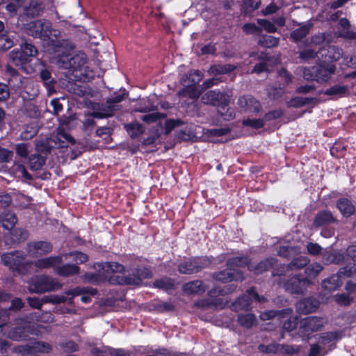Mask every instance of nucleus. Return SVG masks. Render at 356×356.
<instances>
[{
  "label": "nucleus",
  "mask_w": 356,
  "mask_h": 356,
  "mask_svg": "<svg viewBox=\"0 0 356 356\" xmlns=\"http://www.w3.org/2000/svg\"><path fill=\"white\" fill-rule=\"evenodd\" d=\"M74 49V44L69 40L56 41L54 44V51L56 54V63L58 67L68 70V73L73 76V78L70 77V79L84 81L92 76L86 65L87 57L81 51L72 56Z\"/></svg>",
  "instance_id": "nucleus-1"
},
{
  "label": "nucleus",
  "mask_w": 356,
  "mask_h": 356,
  "mask_svg": "<svg viewBox=\"0 0 356 356\" xmlns=\"http://www.w3.org/2000/svg\"><path fill=\"white\" fill-rule=\"evenodd\" d=\"M97 270L99 276L105 279L109 278L111 282L119 284H140L143 280L150 277L151 273L146 268L133 269L131 273L127 276H117L116 280L111 277V274L122 273L124 271V267L116 262H106L97 264Z\"/></svg>",
  "instance_id": "nucleus-2"
},
{
  "label": "nucleus",
  "mask_w": 356,
  "mask_h": 356,
  "mask_svg": "<svg viewBox=\"0 0 356 356\" xmlns=\"http://www.w3.org/2000/svg\"><path fill=\"white\" fill-rule=\"evenodd\" d=\"M26 33L34 38L43 40H49L54 42V39L60 36V32L51 29V23L46 19H38L26 24L24 26Z\"/></svg>",
  "instance_id": "nucleus-3"
},
{
  "label": "nucleus",
  "mask_w": 356,
  "mask_h": 356,
  "mask_svg": "<svg viewBox=\"0 0 356 356\" xmlns=\"http://www.w3.org/2000/svg\"><path fill=\"white\" fill-rule=\"evenodd\" d=\"M29 291L34 293L55 291L63 287L58 279L46 275H35L28 282Z\"/></svg>",
  "instance_id": "nucleus-4"
},
{
  "label": "nucleus",
  "mask_w": 356,
  "mask_h": 356,
  "mask_svg": "<svg viewBox=\"0 0 356 356\" xmlns=\"http://www.w3.org/2000/svg\"><path fill=\"white\" fill-rule=\"evenodd\" d=\"M3 334L13 340H22L26 339L31 332V324L23 318L17 319L15 322V326L8 329L4 327L1 330Z\"/></svg>",
  "instance_id": "nucleus-5"
},
{
  "label": "nucleus",
  "mask_w": 356,
  "mask_h": 356,
  "mask_svg": "<svg viewBox=\"0 0 356 356\" xmlns=\"http://www.w3.org/2000/svg\"><path fill=\"white\" fill-rule=\"evenodd\" d=\"M325 321L318 316H308L299 321L300 335L309 336L311 333L321 330L325 325Z\"/></svg>",
  "instance_id": "nucleus-6"
},
{
  "label": "nucleus",
  "mask_w": 356,
  "mask_h": 356,
  "mask_svg": "<svg viewBox=\"0 0 356 356\" xmlns=\"http://www.w3.org/2000/svg\"><path fill=\"white\" fill-rule=\"evenodd\" d=\"M124 99L123 95H118L113 97L109 98L106 101V104L102 105L99 108H95L91 116L97 118H108L113 115V113L120 109L117 104Z\"/></svg>",
  "instance_id": "nucleus-7"
},
{
  "label": "nucleus",
  "mask_w": 356,
  "mask_h": 356,
  "mask_svg": "<svg viewBox=\"0 0 356 356\" xmlns=\"http://www.w3.org/2000/svg\"><path fill=\"white\" fill-rule=\"evenodd\" d=\"M201 101L204 104L213 105L224 110L229 104V97L219 91L210 90L202 97Z\"/></svg>",
  "instance_id": "nucleus-8"
},
{
  "label": "nucleus",
  "mask_w": 356,
  "mask_h": 356,
  "mask_svg": "<svg viewBox=\"0 0 356 356\" xmlns=\"http://www.w3.org/2000/svg\"><path fill=\"white\" fill-rule=\"evenodd\" d=\"M208 265L206 259L196 258L188 259L180 264L178 268L179 271L183 274H192L199 272Z\"/></svg>",
  "instance_id": "nucleus-9"
},
{
  "label": "nucleus",
  "mask_w": 356,
  "mask_h": 356,
  "mask_svg": "<svg viewBox=\"0 0 356 356\" xmlns=\"http://www.w3.org/2000/svg\"><path fill=\"white\" fill-rule=\"evenodd\" d=\"M52 245L47 241L32 242L27 244L26 251L30 257H39L51 252Z\"/></svg>",
  "instance_id": "nucleus-10"
},
{
  "label": "nucleus",
  "mask_w": 356,
  "mask_h": 356,
  "mask_svg": "<svg viewBox=\"0 0 356 356\" xmlns=\"http://www.w3.org/2000/svg\"><path fill=\"white\" fill-rule=\"evenodd\" d=\"M19 352H26L28 353H48L51 350V346L44 341H31L24 346L19 347Z\"/></svg>",
  "instance_id": "nucleus-11"
},
{
  "label": "nucleus",
  "mask_w": 356,
  "mask_h": 356,
  "mask_svg": "<svg viewBox=\"0 0 356 356\" xmlns=\"http://www.w3.org/2000/svg\"><path fill=\"white\" fill-rule=\"evenodd\" d=\"M24 256L20 252H15L4 254L1 257V261L6 265L10 267L13 270H17L19 267L24 261Z\"/></svg>",
  "instance_id": "nucleus-12"
},
{
  "label": "nucleus",
  "mask_w": 356,
  "mask_h": 356,
  "mask_svg": "<svg viewBox=\"0 0 356 356\" xmlns=\"http://www.w3.org/2000/svg\"><path fill=\"white\" fill-rule=\"evenodd\" d=\"M307 283V279H300L299 277L294 276L285 282L284 288L286 291L291 293H301L303 292Z\"/></svg>",
  "instance_id": "nucleus-13"
},
{
  "label": "nucleus",
  "mask_w": 356,
  "mask_h": 356,
  "mask_svg": "<svg viewBox=\"0 0 356 356\" xmlns=\"http://www.w3.org/2000/svg\"><path fill=\"white\" fill-rule=\"evenodd\" d=\"M63 262V256L57 255L44 257L38 259L33 263L35 267L39 269H46L52 268L56 273V268Z\"/></svg>",
  "instance_id": "nucleus-14"
},
{
  "label": "nucleus",
  "mask_w": 356,
  "mask_h": 356,
  "mask_svg": "<svg viewBox=\"0 0 356 356\" xmlns=\"http://www.w3.org/2000/svg\"><path fill=\"white\" fill-rule=\"evenodd\" d=\"M238 105L245 111L259 112L261 109L260 103L250 95L241 97L238 99Z\"/></svg>",
  "instance_id": "nucleus-15"
},
{
  "label": "nucleus",
  "mask_w": 356,
  "mask_h": 356,
  "mask_svg": "<svg viewBox=\"0 0 356 356\" xmlns=\"http://www.w3.org/2000/svg\"><path fill=\"white\" fill-rule=\"evenodd\" d=\"M213 278L216 280L227 282L232 280L242 281L244 280V276L241 272L236 270H227L220 271L218 273L213 275Z\"/></svg>",
  "instance_id": "nucleus-16"
},
{
  "label": "nucleus",
  "mask_w": 356,
  "mask_h": 356,
  "mask_svg": "<svg viewBox=\"0 0 356 356\" xmlns=\"http://www.w3.org/2000/svg\"><path fill=\"white\" fill-rule=\"evenodd\" d=\"M6 73L9 76L8 84L11 88L17 90L24 86L25 79L20 76L15 69L8 65Z\"/></svg>",
  "instance_id": "nucleus-17"
},
{
  "label": "nucleus",
  "mask_w": 356,
  "mask_h": 356,
  "mask_svg": "<svg viewBox=\"0 0 356 356\" xmlns=\"http://www.w3.org/2000/svg\"><path fill=\"white\" fill-rule=\"evenodd\" d=\"M313 71L315 72L316 81L323 83L327 81L330 78L331 74L335 71V67L333 65L314 66Z\"/></svg>",
  "instance_id": "nucleus-18"
},
{
  "label": "nucleus",
  "mask_w": 356,
  "mask_h": 356,
  "mask_svg": "<svg viewBox=\"0 0 356 356\" xmlns=\"http://www.w3.org/2000/svg\"><path fill=\"white\" fill-rule=\"evenodd\" d=\"M44 10L43 4L38 0H31L28 5L24 7V15L29 18L40 16Z\"/></svg>",
  "instance_id": "nucleus-19"
},
{
  "label": "nucleus",
  "mask_w": 356,
  "mask_h": 356,
  "mask_svg": "<svg viewBox=\"0 0 356 356\" xmlns=\"http://www.w3.org/2000/svg\"><path fill=\"white\" fill-rule=\"evenodd\" d=\"M207 286L201 280L189 282L183 285V290L187 294H201L206 291Z\"/></svg>",
  "instance_id": "nucleus-20"
},
{
  "label": "nucleus",
  "mask_w": 356,
  "mask_h": 356,
  "mask_svg": "<svg viewBox=\"0 0 356 356\" xmlns=\"http://www.w3.org/2000/svg\"><path fill=\"white\" fill-rule=\"evenodd\" d=\"M312 26L313 24L311 22L302 24L299 28L293 30L291 33V38L296 42L300 41L309 33Z\"/></svg>",
  "instance_id": "nucleus-21"
},
{
  "label": "nucleus",
  "mask_w": 356,
  "mask_h": 356,
  "mask_svg": "<svg viewBox=\"0 0 356 356\" xmlns=\"http://www.w3.org/2000/svg\"><path fill=\"white\" fill-rule=\"evenodd\" d=\"M318 307V302L313 298H306L297 304V309L302 313H311L314 312Z\"/></svg>",
  "instance_id": "nucleus-22"
},
{
  "label": "nucleus",
  "mask_w": 356,
  "mask_h": 356,
  "mask_svg": "<svg viewBox=\"0 0 356 356\" xmlns=\"http://www.w3.org/2000/svg\"><path fill=\"white\" fill-rule=\"evenodd\" d=\"M259 350L262 352L267 353H287L291 354L295 353L294 348L290 346H284L277 343H271L268 346L260 345L259 347Z\"/></svg>",
  "instance_id": "nucleus-23"
},
{
  "label": "nucleus",
  "mask_w": 356,
  "mask_h": 356,
  "mask_svg": "<svg viewBox=\"0 0 356 356\" xmlns=\"http://www.w3.org/2000/svg\"><path fill=\"white\" fill-rule=\"evenodd\" d=\"M79 267L74 264L58 265L56 268V273L63 277H69L79 273Z\"/></svg>",
  "instance_id": "nucleus-24"
},
{
  "label": "nucleus",
  "mask_w": 356,
  "mask_h": 356,
  "mask_svg": "<svg viewBox=\"0 0 356 356\" xmlns=\"http://www.w3.org/2000/svg\"><path fill=\"white\" fill-rule=\"evenodd\" d=\"M334 221L335 218L330 212L323 211L316 214L314 221V225L316 227H320Z\"/></svg>",
  "instance_id": "nucleus-25"
},
{
  "label": "nucleus",
  "mask_w": 356,
  "mask_h": 356,
  "mask_svg": "<svg viewBox=\"0 0 356 356\" xmlns=\"http://www.w3.org/2000/svg\"><path fill=\"white\" fill-rule=\"evenodd\" d=\"M309 262L307 257L301 256L293 259L290 264L286 266H283L284 273H287L289 270H298L306 266Z\"/></svg>",
  "instance_id": "nucleus-26"
},
{
  "label": "nucleus",
  "mask_w": 356,
  "mask_h": 356,
  "mask_svg": "<svg viewBox=\"0 0 356 356\" xmlns=\"http://www.w3.org/2000/svg\"><path fill=\"white\" fill-rule=\"evenodd\" d=\"M200 94L201 91L194 84L184 88L178 93L181 97H189L193 100L197 99Z\"/></svg>",
  "instance_id": "nucleus-27"
},
{
  "label": "nucleus",
  "mask_w": 356,
  "mask_h": 356,
  "mask_svg": "<svg viewBox=\"0 0 356 356\" xmlns=\"http://www.w3.org/2000/svg\"><path fill=\"white\" fill-rule=\"evenodd\" d=\"M341 280L340 275L337 273L334 275L329 278L325 280L322 282V286L328 291L336 290L338 287L341 285Z\"/></svg>",
  "instance_id": "nucleus-28"
},
{
  "label": "nucleus",
  "mask_w": 356,
  "mask_h": 356,
  "mask_svg": "<svg viewBox=\"0 0 356 356\" xmlns=\"http://www.w3.org/2000/svg\"><path fill=\"white\" fill-rule=\"evenodd\" d=\"M291 313L292 309H285L280 311L269 310L261 312L259 317L261 321H268L273 318L277 316L281 318L284 317V314L289 315Z\"/></svg>",
  "instance_id": "nucleus-29"
},
{
  "label": "nucleus",
  "mask_w": 356,
  "mask_h": 356,
  "mask_svg": "<svg viewBox=\"0 0 356 356\" xmlns=\"http://www.w3.org/2000/svg\"><path fill=\"white\" fill-rule=\"evenodd\" d=\"M0 218L2 226L8 230H11L17 221L15 214L11 212L3 213Z\"/></svg>",
  "instance_id": "nucleus-30"
},
{
  "label": "nucleus",
  "mask_w": 356,
  "mask_h": 356,
  "mask_svg": "<svg viewBox=\"0 0 356 356\" xmlns=\"http://www.w3.org/2000/svg\"><path fill=\"white\" fill-rule=\"evenodd\" d=\"M252 295L249 294L248 290L247 293L240 297L234 304V309L236 310H246L249 308L251 304Z\"/></svg>",
  "instance_id": "nucleus-31"
},
{
  "label": "nucleus",
  "mask_w": 356,
  "mask_h": 356,
  "mask_svg": "<svg viewBox=\"0 0 356 356\" xmlns=\"http://www.w3.org/2000/svg\"><path fill=\"white\" fill-rule=\"evenodd\" d=\"M274 262L275 261L273 259H267L261 261L254 266H252L251 264L248 265V269L254 271L255 274H260L270 268L274 264Z\"/></svg>",
  "instance_id": "nucleus-32"
},
{
  "label": "nucleus",
  "mask_w": 356,
  "mask_h": 356,
  "mask_svg": "<svg viewBox=\"0 0 356 356\" xmlns=\"http://www.w3.org/2000/svg\"><path fill=\"white\" fill-rule=\"evenodd\" d=\"M236 67L231 64L213 65L209 70L211 74H227L234 71Z\"/></svg>",
  "instance_id": "nucleus-33"
},
{
  "label": "nucleus",
  "mask_w": 356,
  "mask_h": 356,
  "mask_svg": "<svg viewBox=\"0 0 356 356\" xmlns=\"http://www.w3.org/2000/svg\"><path fill=\"white\" fill-rule=\"evenodd\" d=\"M238 323L246 328H250L257 323V318L252 314H240L238 316Z\"/></svg>",
  "instance_id": "nucleus-34"
},
{
  "label": "nucleus",
  "mask_w": 356,
  "mask_h": 356,
  "mask_svg": "<svg viewBox=\"0 0 356 356\" xmlns=\"http://www.w3.org/2000/svg\"><path fill=\"white\" fill-rule=\"evenodd\" d=\"M337 207L343 216H349L354 212V207L347 199H341L337 202Z\"/></svg>",
  "instance_id": "nucleus-35"
},
{
  "label": "nucleus",
  "mask_w": 356,
  "mask_h": 356,
  "mask_svg": "<svg viewBox=\"0 0 356 356\" xmlns=\"http://www.w3.org/2000/svg\"><path fill=\"white\" fill-rule=\"evenodd\" d=\"M54 140L56 143H58L60 147H67L69 143L74 144L75 143L74 139L64 131H59Z\"/></svg>",
  "instance_id": "nucleus-36"
},
{
  "label": "nucleus",
  "mask_w": 356,
  "mask_h": 356,
  "mask_svg": "<svg viewBox=\"0 0 356 356\" xmlns=\"http://www.w3.org/2000/svg\"><path fill=\"white\" fill-rule=\"evenodd\" d=\"M45 163V159L39 154H32L29 159V165L31 170H38Z\"/></svg>",
  "instance_id": "nucleus-37"
},
{
  "label": "nucleus",
  "mask_w": 356,
  "mask_h": 356,
  "mask_svg": "<svg viewBox=\"0 0 356 356\" xmlns=\"http://www.w3.org/2000/svg\"><path fill=\"white\" fill-rule=\"evenodd\" d=\"M339 25L343 29L341 33V36L348 39H355L356 31H350L348 29L350 26L349 21L346 18H342L339 20Z\"/></svg>",
  "instance_id": "nucleus-38"
},
{
  "label": "nucleus",
  "mask_w": 356,
  "mask_h": 356,
  "mask_svg": "<svg viewBox=\"0 0 356 356\" xmlns=\"http://www.w3.org/2000/svg\"><path fill=\"white\" fill-rule=\"evenodd\" d=\"M9 56L10 59L17 66L22 65L24 63L29 61V58L26 57L24 51H22V50H13L10 53Z\"/></svg>",
  "instance_id": "nucleus-39"
},
{
  "label": "nucleus",
  "mask_w": 356,
  "mask_h": 356,
  "mask_svg": "<svg viewBox=\"0 0 356 356\" xmlns=\"http://www.w3.org/2000/svg\"><path fill=\"white\" fill-rule=\"evenodd\" d=\"M90 293V295H95L97 290L89 287H76L72 289L67 290L65 292L66 295L72 296V297L80 296L82 293Z\"/></svg>",
  "instance_id": "nucleus-40"
},
{
  "label": "nucleus",
  "mask_w": 356,
  "mask_h": 356,
  "mask_svg": "<svg viewBox=\"0 0 356 356\" xmlns=\"http://www.w3.org/2000/svg\"><path fill=\"white\" fill-rule=\"evenodd\" d=\"M314 98L296 97L288 102V105L291 107H301L306 104H309L314 102Z\"/></svg>",
  "instance_id": "nucleus-41"
},
{
  "label": "nucleus",
  "mask_w": 356,
  "mask_h": 356,
  "mask_svg": "<svg viewBox=\"0 0 356 356\" xmlns=\"http://www.w3.org/2000/svg\"><path fill=\"white\" fill-rule=\"evenodd\" d=\"M67 300H69L70 302H72V298L67 299L65 296L51 295L43 297V302L44 303L60 304L65 302Z\"/></svg>",
  "instance_id": "nucleus-42"
},
{
  "label": "nucleus",
  "mask_w": 356,
  "mask_h": 356,
  "mask_svg": "<svg viewBox=\"0 0 356 356\" xmlns=\"http://www.w3.org/2000/svg\"><path fill=\"white\" fill-rule=\"evenodd\" d=\"M227 265L228 267L232 268V267H242L245 265H250L249 261L247 257H236L232 259H229L227 262Z\"/></svg>",
  "instance_id": "nucleus-43"
},
{
  "label": "nucleus",
  "mask_w": 356,
  "mask_h": 356,
  "mask_svg": "<svg viewBox=\"0 0 356 356\" xmlns=\"http://www.w3.org/2000/svg\"><path fill=\"white\" fill-rule=\"evenodd\" d=\"M323 266L319 263H314L308 266L305 269L307 277L314 278L321 272Z\"/></svg>",
  "instance_id": "nucleus-44"
},
{
  "label": "nucleus",
  "mask_w": 356,
  "mask_h": 356,
  "mask_svg": "<svg viewBox=\"0 0 356 356\" xmlns=\"http://www.w3.org/2000/svg\"><path fill=\"white\" fill-rule=\"evenodd\" d=\"M12 170L17 177H22L26 179H31V177L27 172L24 165L18 163H15L12 168Z\"/></svg>",
  "instance_id": "nucleus-45"
},
{
  "label": "nucleus",
  "mask_w": 356,
  "mask_h": 356,
  "mask_svg": "<svg viewBox=\"0 0 356 356\" xmlns=\"http://www.w3.org/2000/svg\"><path fill=\"white\" fill-rule=\"evenodd\" d=\"M132 138L137 137L144 131V127L138 123H132L125 126Z\"/></svg>",
  "instance_id": "nucleus-46"
},
{
  "label": "nucleus",
  "mask_w": 356,
  "mask_h": 356,
  "mask_svg": "<svg viewBox=\"0 0 356 356\" xmlns=\"http://www.w3.org/2000/svg\"><path fill=\"white\" fill-rule=\"evenodd\" d=\"M279 42V39L271 36V35H264L259 40V43L263 46L266 47H273L277 46Z\"/></svg>",
  "instance_id": "nucleus-47"
},
{
  "label": "nucleus",
  "mask_w": 356,
  "mask_h": 356,
  "mask_svg": "<svg viewBox=\"0 0 356 356\" xmlns=\"http://www.w3.org/2000/svg\"><path fill=\"white\" fill-rule=\"evenodd\" d=\"M175 282L172 280L167 277L156 280L154 283L155 287L163 289L165 290L172 289L174 286Z\"/></svg>",
  "instance_id": "nucleus-48"
},
{
  "label": "nucleus",
  "mask_w": 356,
  "mask_h": 356,
  "mask_svg": "<svg viewBox=\"0 0 356 356\" xmlns=\"http://www.w3.org/2000/svg\"><path fill=\"white\" fill-rule=\"evenodd\" d=\"M353 297L346 293H340L334 296L335 302L341 306H348L353 302Z\"/></svg>",
  "instance_id": "nucleus-49"
},
{
  "label": "nucleus",
  "mask_w": 356,
  "mask_h": 356,
  "mask_svg": "<svg viewBox=\"0 0 356 356\" xmlns=\"http://www.w3.org/2000/svg\"><path fill=\"white\" fill-rule=\"evenodd\" d=\"M299 325V321L296 316H291L283 324V329L286 332H292L295 330Z\"/></svg>",
  "instance_id": "nucleus-50"
},
{
  "label": "nucleus",
  "mask_w": 356,
  "mask_h": 356,
  "mask_svg": "<svg viewBox=\"0 0 356 356\" xmlns=\"http://www.w3.org/2000/svg\"><path fill=\"white\" fill-rule=\"evenodd\" d=\"M21 50L24 51L28 58L36 56L38 53V50L35 47L26 42L21 45Z\"/></svg>",
  "instance_id": "nucleus-51"
},
{
  "label": "nucleus",
  "mask_w": 356,
  "mask_h": 356,
  "mask_svg": "<svg viewBox=\"0 0 356 356\" xmlns=\"http://www.w3.org/2000/svg\"><path fill=\"white\" fill-rule=\"evenodd\" d=\"M61 348L67 353L76 352L79 350V346L73 341L67 340L60 343Z\"/></svg>",
  "instance_id": "nucleus-52"
},
{
  "label": "nucleus",
  "mask_w": 356,
  "mask_h": 356,
  "mask_svg": "<svg viewBox=\"0 0 356 356\" xmlns=\"http://www.w3.org/2000/svg\"><path fill=\"white\" fill-rule=\"evenodd\" d=\"M257 23L259 24L262 29H264L268 33H275L277 31V28L275 24L270 21L265 19H258Z\"/></svg>",
  "instance_id": "nucleus-53"
},
{
  "label": "nucleus",
  "mask_w": 356,
  "mask_h": 356,
  "mask_svg": "<svg viewBox=\"0 0 356 356\" xmlns=\"http://www.w3.org/2000/svg\"><path fill=\"white\" fill-rule=\"evenodd\" d=\"M327 262L340 264L344 259V256L341 252H331L327 254V257L325 259Z\"/></svg>",
  "instance_id": "nucleus-54"
},
{
  "label": "nucleus",
  "mask_w": 356,
  "mask_h": 356,
  "mask_svg": "<svg viewBox=\"0 0 356 356\" xmlns=\"http://www.w3.org/2000/svg\"><path fill=\"white\" fill-rule=\"evenodd\" d=\"M13 40L8 35H0V49L8 50L13 46Z\"/></svg>",
  "instance_id": "nucleus-55"
},
{
  "label": "nucleus",
  "mask_w": 356,
  "mask_h": 356,
  "mask_svg": "<svg viewBox=\"0 0 356 356\" xmlns=\"http://www.w3.org/2000/svg\"><path fill=\"white\" fill-rule=\"evenodd\" d=\"M317 56V52L312 49H306L300 52V58L304 61H308L314 58Z\"/></svg>",
  "instance_id": "nucleus-56"
},
{
  "label": "nucleus",
  "mask_w": 356,
  "mask_h": 356,
  "mask_svg": "<svg viewBox=\"0 0 356 356\" xmlns=\"http://www.w3.org/2000/svg\"><path fill=\"white\" fill-rule=\"evenodd\" d=\"M243 30L248 34H259L262 31L261 27L252 23L245 24Z\"/></svg>",
  "instance_id": "nucleus-57"
},
{
  "label": "nucleus",
  "mask_w": 356,
  "mask_h": 356,
  "mask_svg": "<svg viewBox=\"0 0 356 356\" xmlns=\"http://www.w3.org/2000/svg\"><path fill=\"white\" fill-rule=\"evenodd\" d=\"M347 91V88L341 86H334L330 89H327L325 94L327 95H342Z\"/></svg>",
  "instance_id": "nucleus-58"
},
{
  "label": "nucleus",
  "mask_w": 356,
  "mask_h": 356,
  "mask_svg": "<svg viewBox=\"0 0 356 356\" xmlns=\"http://www.w3.org/2000/svg\"><path fill=\"white\" fill-rule=\"evenodd\" d=\"M340 275H344L346 277H351L356 274V265L353 264L351 266H347L345 268H341L338 272Z\"/></svg>",
  "instance_id": "nucleus-59"
},
{
  "label": "nucleus",
  "mask_w": 356,
  "mask_h": 356,
  "mask_svg": "<svg viewBox=\"0 0 356 356\" xmlns=\"http://www.w3.org/2000/svg\"><path fill=\"white\" fill-rule=\"evenodd\" d=\"M328 52L330 54L329 57L332 60H339L343 55L342 49L334 46L330 47Z\"/></svg>",
  "instance_id": "nucleus-60"
},
{
  "label": "nucleus",
  "mask_w": 356,
  "mask_h": 356,
  "mask_svg": "<svg viewBox=\"0 0 356 356\" xmlns=\"http://www.w3.org/2000/svg\"><path fill=\"white\" fill-rule=\"evenodd\" d=\"M160 118H165V115L161 114L160 113H152L144 115L141 118V120L147 123H152L156 122Z\"/></svg>",
  "instance_id": "nucleus-61"
},
{
  "label": "nucleus",
  "mask_w": 356,
  "mask_h": 356,
  "mask_svg": "<svg viewBox=\"0 0 356 356\" xmlns=\"http://www.w3.org/2000/svg\"><path fill=\"white\" fill-rule=\"evenodd\" d=\"M182 121L180 120H166L165 124V131L168 134L174 128L182 124Z\"/></svg>",
  "instance_id": "nucleus-62"
},
{
  "label": "nucleus",
  "mask_w": 356,
  "mask_h": 356,
  "mask_svg": "<svg viewBox=\"0 0 356 356\" xmlns=\"http://www.w3.org/2000/svg\"><path fill=\"white\" fill-rule=\"evenodd\" d=\"M307 250L309 254L318 255L321 254L322 248L316 243H309L307 245Z\"/></svg>",
  "instance_id": "nucleus-63"
},
{
  "label": "nucleus",
  "mask_w": 356,
  "mask_h": 356,
  "mask_svg": "<svg viewBox=\"0 0 356 356\" xmlns=\"http://www.w3.org/2000/svg\"><path fill=\"white\" fill-rule=\"evenodd\" d=\"M16 153L22 158H26L29 154L28 145L26 143H19L15 146Z\"/></svg>",
  "instance_id": "nucleus-64"
}]
</instances>
